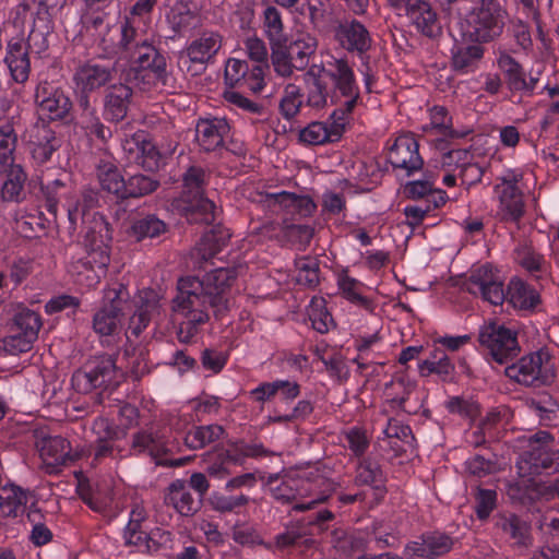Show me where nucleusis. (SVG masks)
Instances as JSON below:
<instances>
[{
    "mask_svg": "<svg viewBox=\"0 0 559 559\" xmlns=\"http://www.w3.org/2000/svg\"><path fill=\"white\" fill-rule=\"evenodd\" d=\"M235 280V270L228 267L215 269L206 273L202 281L193 276L179 280L174 311L185 318L177 333L180 342L189 343L197 334L198 325L206 322L207 304L214 309L215 316L228 308L225 294Z\"/></svg>",
    "mask_w": 559,
    "mask_h": 559,
    "instance_id": "1",
    "label": "nucleus"
},
{
    "mask_svg": "<svg viewBox=\"0 0 559 559\" xmlns=\"http://www.w3.org/2000/svg\"><path fill=\"white\" fill-rule=\"evenodd\" d=\"M309 84L308 102L311 106L321 108L336 102V91L344 97V107L335 109L329 126L331 129L340 127V138L348 122V114L353 110L358 97L353 70L343 59L332 58L323 66L313 64L307 72Z\"/></svg>",
    "mask_w": 559,
    "mask_h": 559,
    "instance_id": "2",
    "label": "nucleus"
},
{
    "mask_svg": "<svg viewBox=\"0 0 559 559\" xmlns=\"http://www.w3.org/2000/svg\"><path fill=\"white\" fill-rule=\"evenodd\" d=\"M68 218L75 228L78 222L83 223V245L85 260L79 259L69 265V273L74 281L85 287H94L99 283L110 261L111 233L109 224L98 213L80 212L78 206H68Z\"/></svg>",
    "mask_w": 559,
    "mask_h": 559,
    "instance_id": "3",
    "label": "nucleus"
},
{
    "mask_svg": "<svg viewBox=\"0 0 559 559\" xmlns=\"http://www.w3.org/2000/svg\"><path fill=\"white\" fill-rule=\"evenodd\" d=\"M117 31L121 35L118 66L123 70L128 68L130 72H134L135 78L141 71H145L156 79L160 78L165 72L166 63L157 50L146 41L133 43L134 31L127 23Z\"/></svg>",
    "mask_w": 559,
    "mask_h": 559,
    "instance_id": "4",
    "label": "nucleus"
},
{
    "mask_svg": "<svg viewBox=\"0 0 559 559\" xmlns=\"http://www.w3.org/2000/svg\"><path fill=\"white\" fill-rule=\"evenodd\" d=\"M504 25V11L495 2H484L460 22L461 37L471 43H486L498 37Z\"/></svg>",
    "mask_w": 559,
    "mask_h": 559,
    "instance_id": "5",
    "label": "nucleus"
},
{
    "mask_svg": "<svg viewBox=\"0 0 559 559\" xmlns=\"http://www.w3.org/2000/svg\"><path fill=\"white\" fill-rule=\"evenodd\" d=\"M48 48V40L43 32L32 29L28 38L24 36L12 37L5 48L4 62L12 80L23 84L28 80L31 72L29 53H41Z\"/></svg>",
    "mask_w": 559,
    "mask_h": 559,
    "instance_id": "6",
    "label": "nucleus"
},
{
    "mask_svg": "<svg viewBox=\"0 0 559 559\" xmlns=\"http://www.w3.org/2000/svg\"><path fill=\"white\" fill-rule=\"evenodd\" d=\"M123 372L116 367L110 356L93 358L84 370H78L72 376V386L80 393H90L95 389H110L119 385Z\"/></svg>",
    "mask_w": 559,
    "mask_h": 559,
    "instance_id": "7",
    "label": "nucleus"
},
{
    "mask_svg": "<svg viewBox=\"0 0 559 559\" xmlns=\"http://www.w3.org/2000/svg\"><path fill=\"white\" fill-rule=\"evenodd\" d=\"M507 376L525 385L546 384L556 376V362L546 349L523 356L516 364L506 369Z\"/></svg>",
    "mask_w": 559,
    "mask_h": 559,
    "instance_id": "8",
    "label": "nucleus"
},
{
    "mask_svg": "<svg viewBox=\"0 0 559 559\" xmlns=\"http://www.w3.org/2000/svg\"><path fill=\"white\" fill-rule=\"evenodd\" d=\"M16 310L14 325L17 332L0 341V348L10 355L31 350L41 328L40 317L36 312L21 305H16Z\"/></svg>",
    "mask_w": 559,
    "mask_h": 559,
    "instance_id": "9",
    "label": "nucleus"
},
{
    "mask_svg": "<svg viewBox=\"0 0 559 559\" xmlns=\"http://www.w3.org/2000/svg\"><path fill=\"white\" fill-rule=\"evenodd\" d=\"M128 292L124 287L108 288L105 292V305L95 313L93 328L99 335L117 333L121 328L122 317L130 309Z\"/></svg>",
    "mask_w": 559,
    "mask_h": 559,
    "instance_id": "10",
    "label": "nucleus"
},
{
    "mask_svg": "<svg viewBox=\"0 0 559 559\" xmlns=\"http://www.w3.org/2000/svg\"><path fill=\"white\" fill-rule=\"evenodd\" d=\"M478 340L492 359L499 364H503L519 350L516 332L496 321L486 322L480 326Z\"/></svg>",
    "mask_w": 559,
    "mask_h": 559,
    "instance_id": "11",
    "label": "nucleus"
},
{
    "mask_svg": "<svg viewBox=\"0 0 559 559\" xmlns=\"http://www.w3.org/2000/svg\"><path fill=\"white\" fill-rule=\"evenodd\" d=\"M549 440L550 436L546 431L536 433L530 440V451L523 453L518 461L522 476L537 474L542 469L559 471V450L552 451Z\"/></svg>",
    "mask_w": 559,
    "mask_h": 559,
    "instance_id": "12",
    "label": "nucleus"
},
{
    "mask_svg": "<svg viewBox=\"0 0 559 559\" xmlns=\"http://www.w3.org/2000/svg\"><path fill=\"white\" fill-rule=\"evenodd\" d=\"M522 174L508 169L502 173L495 186V195L499 201L498 215L508 222H518L524 214L522 191L518 188Z\"/></svg>",
    "mask_w": 559,
    "mask_h": 559,
    "instance_id": "13",
    "label": "nucleus"
},
{
    "mask_svg": "<svg viewBox=\"0 0 559 559\" xmlns=\"http://www.w3.org/2000/svg\"><path fill=\"white\" fill-rule=\"evenodd\" d=\"M466 288L492 305H501L504 300L503 276L489 263L472 269Z\"/></svg>",
    "mask_w": 559,
    "mask_h": 559,
    "instance_id": "14",
    "label": "nucleus"
},
{
    "mask_svg": "<svg viewBox=\"0 0 559 559\" xmlns=\"http://www.w3.org/2000/svg\"><path fill=\"white\" fill-rule=\"evenodd\" d=\"M262 202L272 213L283 215L285 219L306 217L314 210V203L309 197L286 191L267 193Z\"/></svg>",
    "mask_w": 559,
    "mask_h": 559,
    "instance_id": "15",
    "label": "nucleus"
},
{
    "mask_svg": "<svg viewBox=\"0 0 559 559\" xmlns=\"http://www.w3.org/2000/svg\"><path fill=\"white\" fill-rule=\"evenodd\" d=\"M225 81L229 86L260 93L265 86V70L261 66L249 69L243 60L230 58L225 66Z\"/></svg>",
    "mask_w": 559,
    "mask_h": 559,
    "instance_id": "16",
    "label": "nucleus"
},
{
    "mask_svg": "<svg viewBox=\"0 0 559 559\" xmlns=\"http://www.w3.org/2000/svg\"><path fill=\"white\" fill-rule=\"evenodd\" d=\"M203 171L200 168L191 167L185 174L183 182L189 192L194 193L195 203L185 207L187 216L193 222L211 223L215 218V204L203 198L200 188L203 182Z\"/></svg>",
    "mask_w": 559,
    "mask_h": 559,
    "instance_id": "17",
    "label": "nucleus"
},
{
    "mask_svg": "<svg viewBox=\"0 0 559 559\" xmlns=\"http://www.w3.org/2000/svg\"><path fill=\"white\" fill-rule=\"evenodd\" d=\"M389 160L394 168L405 171L406 176L421 169L424 160L418 152V143L413 135L399 136L389 152Z\"/></svg>",
    "mask_w": 559,
    "mask_h": 559,
    "instance_id": "18",
    "label": "nucleus"
},
{
    "mask_svg": "<svg viewBox=\"0 0 559 559\" xmlns=\"http://www.w3.org/2000/svg\"><path fill=\"white\" fill-rule=\"evenodd\" d=\"M122 147L143 168L153 171L159 167L160 154L144 131L124 139Z\"/></svg>",
    "mask_w": 559,
    "mask_h": 559,
    "instance_id": "19",
    "label": "nucleus"
},
{
    "mask_svg": "<svg viewBox=\"0 0 559 559\" xmlns=\"http://www.w3.org/2000/svg\"><path fill=\"white\" fill-rule=\"evenodd\" d=\"M40 459L46 467L47 473H57L61 466L72 462L71 445L67 439L55 436L44 438L38 443Z\"/></svg>",
    "mask_w": 559,
    "mask_h": 559,
    "instance_id": "20",
    "label": "nucleus"
},
{
    "mask_svg": "<svg viewBox=\"0 0 559 559\" xmlns=\"http://www.w3.org/2000/svg\"><path fill=\"white\" fill-rule=\"evenodd\" d=\"M336 41L347 51L365 52L371 46V36L364 24L355 20L344 21L335 29Z\"/></svg>",
    "mask_w": 559,
    "mask_h": 559,
    "instance_id": "21",
    "label": "nucleus"
},
{
    "mask_svg": "<svg viewBox=\"0 0 559 559\" xmlns=\"http://www.w3.org/2000/svg\"><path fill=\"white\" fill-rule=\"evenodd\" d=\"M399 14H405L416 28L427 36H433L439 31L437 15L430 4L424 0H406Z\"/></svg>",
    "mask_w": 559,
    "mask_h": 559,
    "instance_id": "22",
    "label": "nucleus"
},
{
    "mask_svg": "<svg viewBox=\"0 0 559 559\" xmlns=\"http://www.w3.org/2000/svg\"><path fill=\"white\" fill-rule=\"evenodd\" d=\"M223 37L216 32H203L187 47L188 60L201 69L219 51Z\"/></svg>",
    "mask_w": 559,
    "mask_h": 559,
    "instance_id": "23",
    "label": "nucleus"
},
{
    "mask_svg": "<svg viewBox=\"0 0 559 559\" xmlns=\"http://www.w3.org/2000/svg\"><path fill=\"white\" fill-rule=\"evenodd\" d=\"M228 131L229 126L223 118L200 119L195 127V140L203 151L211 152L223 144Z\"/></svg>",
    "mask_w": 559,
    "mask_h": 559,
    "instance_id": "24",
    "label": "nucleus"
},
{
    "mask_svg": "<svg viewBox=\"0 0 559 559\" xmlns=\"http://www.w3.org/2000/svg\"><path fill=\"white\" fill-rule=\"evenodd\" d=\"M110 78L111 73L109 68L98 63L87 62L79 67L73 80L76 91L90 93L105 85Z\"/></svg>",
    "mask_w": 559,
    "mask_h": 559,
    "instance_id": "25",
    "label": "nucleus"
},
{
    "mask_svg": "<svg viewBox=\"0 0 559 559\" xmlns=\"http://www.w3.org/2000/svg\"><path fill=\"white\" fill-rule=\"evenodd\" d=\"M31 493L14 485L5 484L0 487V516L17 518L25 512Z\"/></svg>",
    "mask_w": 559,
    "mask_h": 559,
    "instance_id": "26",
    "label": "nucleus"
},
{
    "mask_svg": "<svg viewBox=\"0 0 559 559\" xmlns=\"http://www.w3.org/2000/svg\"><path fill=\"white\" fill-rule=\"evenodd\" d=\"M36 98L40 111L50 119H61L71 109L69 97L59 88H51L50 91L46 87L38 88Z\"/></svg>",
    "mask_w": 559,
    "mask_h": 559,
    "instance_id": "27",
    "label": "nucleus"
},
{
    "mask_svg": "<svg viewBox=\"0 0 559 559\" xmlns=\"http://www.w3.org/2000/svg\"><path fill=\"white\" fill-rule=\"evenodd\" d=\"M31 152L37 163L47 162L59 146L55 132L45 124H37L31 133Z\"/></svg>",
    "mask_w": 559,
    "mask_h": 559,
    "instance_id": "28",
    "label": "nucleus"
},
{
    "mask_svg": "<svg viewBox=\"0 0 559 559\" xmlns=\"http://www.w3.org/2000/svg\"><path fill=\"white\" fill-rule=\"evenodd\" d=\"M166 502L181 515L194 514L201 506L200 499H194L183 480L177 479L168 487Z\"/></svg>",
    "mask_w": 559,
    "mask_h": 559,
    "instance_id": "29",
    "label": "nucleus"
},
{
    "mask_svg": "<svg viewBox=\"0 0 559 559\" xmlns=\"http://www.w3.org/2000/svg\"><path fill=\"white\" fill-rule=\"evenodd\" d=\"M206 473L217 479H223L231 473V466L241 463V457L230 450L215 449L203 455Z\"/></svg>",
    "mask_w": 559,
    "mask_h": 559,
    "instance_id": "30",
    "label": "nucleus"
},
{
    "mask_svg": "<svg viewBox=\"0 0 559 559\" xmlns=\"http://www.w3.org/2000/svg\"><path fill=\"white\" fill-rule=\"evenodd\" d=\"M403 192L408 199H425L433 207L443 205L448 199L443 190L433 187V180L428 176L406 182Z\"/></svg>",
    "mask_w": 559,
    "mask_h": 559,
    "instance_id": "31",
    "label": "nucleus"
},
{
    "mask_svg": "<svg viewBox=\"0 0 559 559\" xmlns=\"http://www.w3.org/2000/svg\"><path fill=\"white\" fill-rule=\"evenodd\" d=\"M468 152L454 150L443 156L442 165L451 166L455 163V170L459 171L462 183L469 186L480 181L483 169L479 165L468 162Z\"/></svg>",
    "mask_w": 559,
    "mask_h": 559,
    "instance_id": "32",
    "label": "nucleus"
},
{
    "mask_svg": "<svg viewBox=\"0 0 559 559\" xmlns=\"http://www.w3.org/2000/svg\"><path fill=\"white\" fill-rule=\"evenodd\" d=\"M131 88L124 84L112 85L105 99V118L112 121L122 120L128 111Z\"/></svg>",
    "mask_w": 559,
    "mask_h": 559,
    "instance_id": "33",
    "label": "nucleus"
},
{
    "mask_svg": "<svg viewBox=\"0 0 559 559\" xmlns=\"http://www.w3.org/2000/svg\"><path fill=\"white\" fill-rule=\"evenodd\" d=\"M159 312V302L154 292H144L140 295L136 310L130 319V329L139 335L148 324L150 320Z\"/></svg>",
    "mask_w": 559,
    "mask_h": 559,
    "instance_id": "34",
    "label": "nucleus"
},
{
    "mask_svg": "<svg viewBox=\"0 0 559 559\" xmlns=\"http://www.w3.org/2000/svg\"><path fill=\"white\" fill-rule=\"evenodd\" d=\"M132 445L134 450L139 452L148 451L155 457L179 450L178 442L167 440L162 433H138L133 439Z\"/></svg>",
    "mask_w": 559,
    "mask_h": 559,
    "instance_id": "35",
    "label": "nucleus"
},
{
    "mask_svg": "<svg viewBox=\"0 0 559 559\" xmlns=\"http://www.w3.org/2000/svg\"><path fill=\"white\" fill-rule=\"evenodd\" d=\"M504 299L515 309L528 310L537 305L539 297L537 292L523 281L512 278L508 285L507 293H504Z\"/></svg>",
    "mask_w": 559,
    "mask_h": 559,
    "instance_id": "36",
    "label": "nucleus"
},
{
    "mask_svg": "<svg viewBox=\"0 0 559 559\" xmlns=\"http://www.w3.org/2000/svg\"><path fill=\"white\" fill-rule=\"evenodd\" d=\"M469 40L456 41L452 48V63L456 70L462 72L472 71L481 59L484 50L477 43Z\"/></svg>",
    "mask_w": 559,
    "mask_h": 559,
    "instance_id": "37",
    "label": "nucleus"
},
{
    "mask_svg": "<svg viewBox=\"0 0 559 559\" xmlns=\"http://www.w3.org/2000/svg\"><path fill=\"white\" fill-rule=\"evenodd\" d=\"M299 140L308 145H321L340 140V127L331 129L328 122L313 121L299 132Z\"/></svg>",
    "mask_w": 559,
    "mask_h": 559,
    "instance_id": "38",
    "label": "nucleus"
},
{
    "mask_svg": "<svg viewBox=\"0 0 559 559\" xmlns=\"http://www.w3.org/2000/svg\"><path fill=\"white\" fill-rule=\"evenodd\" d=\"M498 67L504 73L507 83L512 91H532L534 83L525 79L521 66L509 55H501Z\"/></svg>",
    "mask_w": 559,
    "mask_h": 559,
    "instance_id": "39",
    "label": "nucleus"
},
{
    "mask_svg": "<svg viewBox=\"0 0 559 559\" xmlns=\"http://www.w3.org/2000/svg\"><path fill=\"white\" fill-rule=\"evenodd\" d=\"M262 28L270 45L286 44L282 14L274 5H267L262 14Z\"/></svg>",
    "mask_w": 559,
    "mask_h": 559,
    "instance_id": "40",
    "label": "nucleus"
},
{
    "mask_svg": "<svg viewBox=\"0 0 559 559\" xmlns=\"http://www.w3.org/2000/svg\"><path fill=\"white\" fill-rule=\"evenodd\" d=\"M317 46V39L309 34H301L289 44L286 50L295 61L297 70L304 69L308 64L309 57L314 53Z\"/></svg>",
    "mask_w": 559,
    "mask_h": 559,
    "instance_id": "41",
    "label": "nucleus"
},
{
    "mask_svg": "<svg viewBox=\"0 0 559 559\" xmlns=\"http://www.w3.org/2000/svg\"><path fill=\"white\" fill-rule=\"evenodd\" d=\"M16 147V134L11 126L0 128V174L9 169L20 167L14 164V152Z\"/></svg>",
    "mask_w": 559,
    "mask_h": 559,
    "instance_id": "42",
    "label": "nucleus"
},
{
    "mask_svg": "<svg viewBox=\"0 0 559 559\" xmlns=\"http://www.w3.org/2000/svg\"><path fill=\"white\" fill-rule=\"evenodd\" d=\"M337 287L342 296L352 304L364 307L365 309L371 308V301L362 295L365 285L347 274H342L337 278Z\"/></svg>",
    "mask_w": 559,
    "mask_h": 559,
    "instance_id": "43",
    "label": "nucleus"
},
{
    "mask_svg": "<svg viewBox=\"0 0 559 559\" xmlns=\"http://www.w3.org/2000/svg\"><path fill=\"white\" fill-rule=\"evenodd\" d=\"M223 431V428L218 425L197 427L185 436V444L191 450L201 449L218 439Z\"/></svg>",
    "mask_w": 559,
    "mask_h": 559,
    "instance_id": "44",
    "label": "nucleus"
},
{
    "mask_svg": "<svg viewBox=\"0 0 559 559\" xmlns=\"http://www.w3.org/2000/svg\"><path fill=\"white\" fill-rule=\"evenodd\" d=\"M430 121L423 126V131L442 136H453L454 130L452 129L451 117L448 111L440 106H435L430 109Z\"/></svg>",
    "mask_w": 559,
    "mask_h": 559,
    "instance_id": "45",
    "label": "nucleus"
},
{
    "mask_svg": "<svg viewBox=\"0 0 559 559\" xmlns=\"http://www.w3.org/2000/svg\"><path fill=\"white\" fill-rule=\"evenodd\" d=\"M308 317L312 328L320 333L328 332L334 324L333 318L326 309V302L321 297L311 299L308 306Z\"/></svg>",
    "mask_w": 559,
    "mask_h": 559,
    "instance_id": "46",
    "label": "nucleus"
},
{
    "mask_svg": "<svg viewBox=\"0 0 559 559\" xmlns=\"http://www.w3.org/2000/svg\"><path fill=\"white\" fill-rule=\"evenodd\" d=\"M98 180L104 190L121 198L126 191V181L118 168L111 164H102L98 167Z\"/></svg>",
    "mask_w": 559,
    "mask_h": 559,
    "instance_id": "47",
    "label": "nucleus"
},
{
    "mask_svg": "<svg viewBox=\"0 0 559 559\" xmlns=\"http://www.w3.org/2000/svg\"><path fill=\"white\" fill-rule=\"evenodd\" d=\"M8 179L3 182L1 188V198L4 201H19L23 191L24 182L26 181V174L23 168L14 167L9 169Z\"/></svg>",
    "mask_w": 559,
    "mask_h": 559,
    "instance_id": "48",
    "label": "nucleus"
},
{
    "mask_svg": "<svg viewBox=\"0 0 559 559\" xmlns=\"http://www.w3.org/2000/svg\"><path fill=\"white\" fill-rule=\"evenodd\" d=\"M356 480L359 484L368 485L371 491L378 499L383 497L384 489L380 486L381 472L379 467L369 462H362L357 468Z\"/></svg>",
    "mask_w": 559,
    "mask_h": 559,
    "instance_id": "49",
    "label": "nucleus"
},
{
    "mask_svg": "<svg viewBox=\"0 0 559 559\" xmlns=\"http://www.w3.org/2000/svg\"><path fill=\"white\" fill-rule=\"evenodd\" d=\"M81 105L84 107L80 120L82 128L85 129L87 134L105 141L109 135V130L104 127L95 111L90 107L87 97H82Z\"/></svg>",
    "mask_w": 559,
    "mask_h": 559,
    "instance_id": "50",
    "label": "nucleus"
},
{
    "mask_svg": "<svg viewBox=\"0 0 559 559\" xmlns=\"http://www.w3.org/2000/svg\"><path fill=\"white\" fill-rule=\"evenodd\" d=\"M301 105L302 94L300 88L295 84H288L280 102L282 116L287 120L293 119L299 112Z\"/></svg>",
    "mask_w": 559,
    "mask_h": 559,
    "instance_id": "51",
    "label": "nucleus"
},
{
    "mask_svg": "<svg viewBox=\"0 0 559 559\" xmlns=\"http://www.w3.org/2000/svg\"><path fill=\"white\" fill-rule=\"evenodd\" d=\"M165 230V224L154 217L148 216L142 219L136 221L131 227V236L136 240H141L143 238H154L160 235Z\"/></svg>",
    "mask_w": 559,
    "mask_h": 559,
    "instance_id": "52",
    "label": "nucleus"
},
{
    "mask_svg": "<svg viewBox=\"0 0 559 559\" xmlns=\"http://www.w3.org/2000/svg\"><path fill=\"white\" fill-rule=\"evenodd\" d=\"M146 518L145 509L142 506H134L130 512L129 522L124 528V539L128 544H139L143 539L141 524Z\"/></svg>",
    "mask_w": 559,
    "mask_h": 559,
    "instance_id": "53",
    "label": "nucleus"
},
{
    "mask_svg": "<svg viewBox=\"0 0 559 559\" xmlns=\"http://www.w3.org/2000/svg\"><path fill=\"white\" fill-rule=\"evenodd\" d=\"M274 71L281 76H289L295 68V61L286 50V44L270 45Z\"/></svg>",
    "mask_w": 559,
    "mask_h": 559,
    "instance_id": "54",
    "label": "nucleus"
},
{
    "mask_svg": "<svg viewBox=\"0 0 559 559\" xmlns=\"http://www.w3.org/2000/svg\"><path fill=\"white\" fill-rule=\"evenodd\" d=\"M157 187L156 180L144 175H134L126 182V191H122L121 198L141 197L154 191Z\"/></svg>",
    "mask_w": 559,
    "mask_h": 559,
    "instance_id": "55",
    "label": "nucleus"
},
{
    "mask_svg": "<svg viewBox=\"0 0 559 559\" xmlns=\"http://www.w3.org/2000/svg\"><path fill=\"white\" fill-rule=\"evenodd\" d=\"M84 501L95 511H105L112 501V492L108 486L94 485L90 492L83 495Z\"/></svg>",
    "mask_w": 559,
    "mask_h": 559,
    "instance_id": "56",
    "label": "nucleus"
},
{
    "mask_svg": "<svg viewBox=\"0 0 559 559\" xmlns=\"http://www.w3.org/2000/svg\"><path fill=\"white\" fill-rule=\"evenodd\" d=\"M296 281L302 285H313L318 282V264L313 259L300 258L295 263Z\"/></svg>",
    "mask_w": 559,
    "mask_h": 559,
    "instance_id": "57",
    "label": "nucleus"
},
{
    "mask_svg": "<svg viewBox=\"0 0 559 559\" xmlns=\"http://www.w3.org/2000/svg\"><path fill=\"white\" fill-rule=\"evenodd\" d=\"M419 368L421 372L427 370L428 372H436L445 376L450 374L454 369L449 357L444 354H441L438 349L435 350L430 359L424 360L419 365Z\"/></svg>",
    "mask_w": 559,
    "mask_h": 559,
    "instance_id": "58",
    "label": "nucleus"
},
{
    "mask_svg": "<svg viewBox=\"0 0 559 559\" xmlns=\"http://www.w3.org/2000/svg\"><path fill=\"white\" fill-rule=\"evenodd\" d=\"M248 500V497L243 495L224 496L221 493H213L209 501L214 510L219 512H230L236 508L245 506Z\"/></svg>",
    "mask_w": 559,
    "mask_h": 559,
    "instance_id": "59",
    "label": "nucleus"
},
{
    "mask_svg": "<svg viewBox=\"0 0 559 559\" xmlns=\"http://www.w3.org/2000/svg\"><path fill=\"white\" fill-rule=\"evenodd\" d=\"M501 527L503 532L510 535V537L513 538L516 543H525L528 530L525 522H522L516 516L511 515L502 521Z\"/></svg>",
    "mask_w": 559,
    "mask_h": 559,
    "instance_id": "60",
    "label": "nucleus"
},
{
    "mask_svg": "<svg viewBox=\"0 0 559 559\" xmlns=\"http://www.w3.org/2000/svg\"><path fill=\"white\" fill-rule=\"evenodd\" d=\"M424 538L433 559L448 552L452 547L450 537L441 533L429 534L424 536Z\"/></svg>",
    "mask_w": 559,
    "mask_h": 559,
    "instance_id": "61",
    "label": "nucleus"
},
{
    "mask_svg": "<svg viewBox=\"0 0 559 559\" xmlns=\"http://www.w3.org/2000/svg\"><path fill=\"white\" fill-rule=\"evenodd\" d=\"M497 495L490 489H480L477 493V506L476 513L479 519H486L489 516L496 506Z\"/></svg>",
    "mask_w": 559,
    "mask_h": 559,
    "instance_id": "62",
    "label": "nucleus"
},
{
    "mask_svg": "<svg viewBox=\"0 0 559 559\" xmlns=\"http://www.w3.org/2000/svg\"><path fill=\"white\" fill-rule=\"evenodd\" d=\"M342 440L357 455L364 453L368 445L365 432L358 428H352L346 431Z\"/></svg>",
    "mask_w": 559,
    "mask_h": 559,
    "instance_id": "63",
    "label": "nucleus"
},
{
    "mask_svg": "<svg viewBox=\"0 0 559 559\" xmlns=\"http://www.w3.org/2000/svg\"><path fill=\"white\" fill-rule=\"evenodd\" d=\"M383 433L389 439H396L411 444L413 436L408 426L400 424L395 419H390L383 429Z\"/></svg>",
    "mask_w": 559,
    "mask_h": 559,
    "instance_id": "64",
    "label": "nucleus"
}]
</instances>
